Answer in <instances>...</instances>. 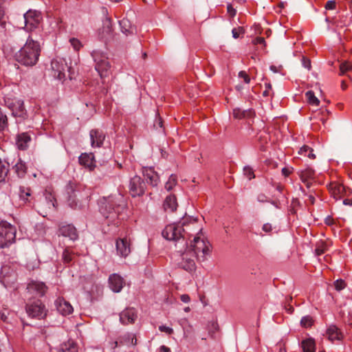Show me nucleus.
<instances>
[{
  "mask_svg": "<svg viewBox=\"0 0 352 352\" xmlns=\"http://www.w3.org/2000/svg\"><path fill=\"white\" fill-rule=\"evenodd\" d=\"M46 199H49V202H48V206H49V208H50L51 206L52 207H55V204H54V197L52 196V194H49L46 196Z\"/></svg>",
  "mask_w": 352,
  "mask_h": 352,
  "instance_id": "51",
  "label": "nucleus"
},
{
  "mask_svg": "<svg viewBox=\"0 0 352 352\" xmlns=\"http://www.w3.org/2000/svg\"><path fill=\"white\" fill-rule=\"evenodd\" d=\"M7 266H3L2 267V274H3V277L1 280L2 283L5 287L10 286L12 283H14L16 280V276L14 272H12L9 275H6Z\"/></svg>",
  "mask_w": 352,
  "mask_h": 352,
  "instance_id": "29",
  "label": "nucleus"
},
{
  "mask_svg": "<svg viewBox=\"0 0 352 352\" xmlns=\"http://www.w3.org/2000/svg\"><path fill=\"white\" fill-rule=\"evenodd\" d=\"M120 342H123L129 346H135L137 344L135 335L131 333H126L122 336Z\"/></svg>",
  "mask_w": 352,
  "mask_h": 352,
  "instance_id": "32",
  "label": "nucleus"
},
{
  "mask_svg": "<svg viewBox=\"0 0 352 352\" xmlns=\"http://www.w3.org/2000/svg\"><path fill=\"white\" fill-rule=\"evenodd\" d=\"M79 162L81 165L88 168L89 170H93L96 168V160L93 153H82L79 157Z\"/></svg>",
  "mask_w": 352,
  "mask_h": 352,
  "instance_id": "21",
  "label": "nucleus"
},
{
  "mask_svg": "<svg viewBox=\"0 0 352 352\" xmlns=\"http://www.w3.org/2000/svg\"><path fill=\"white\" fill-rule=\"evenodd\" d=\"M91 56L95 63V69L101 78L107 77L110 74L111 65L106 54L100 50H94Z\"/></svg>",
  "mask_w": 352,
  "mask_h": 352,
  "instance_id": "6",
  "label": "nucleus"
},
{
  "mask_svg": "<svg viewBox=\"0 0 352 352\" xmlns=\"http://www.w3.org/2000/svg\"><path fill=\"white\" fill-rule=\"evenodd\" d=\"M8 126L7 116L0 108V131L6 130Z\"/></svg>",
  "mask_w": 352,
  "mask_h": 352,
  "instance_id": "38",
  "label": "nucleus"
},
{
  "mask_svg": "<svg viewBox=\"0 0 352 352\" xmlns=\"http://www.w3.org/2000/svg\"><path fill=\"white\" fill-rule=\"evenodd\" d=\"M13 169L15 173L17 175V176L21 178L25 176L27 170V167L25 166V164L19 159L14 166Z\"/></svg>",
  "mask_w": 352,
  "mask_h": 352,
  "instance_id": "30",
  "label": "nucleus"
},
{
  "mask_svg": "<svg viewBox=\"0 0 352 352\" xmlns=\"http://www.w3.org/2000/svg\"><path fill=\"white\" fill-rule=\"evenodd\" d=\"M328 338L331 341H340L343 338V334L340 330L335 325H331L327 330Z\"/></svg>",
  "mask_w": 352,
  "mask_h": 352,
  "instance_id": "24",
  "label": "nucleus"
},
{
  "mask_svg": "<svg viewBox=\"0 0 352 352\" xmlns=\"http://www.w3.org/2000/svg\"><path fill=\"white\" fill-rule=\"evenodd\" d=\"M104 25L107 27V31L111 32V20L109 18H107L105 21H104Z\"/></svg>",
  "mask_w": 352,
  "mask_h": 352,
  "instance_id": "61",
  "label": "nucleus"
},
{
  "mask_svg": "<svg viewBox=\"0 0 352 352\" xmlns=\"http://www.w3.org/2000/svg\"><path fill=\"white\" fill-rule=\"evenodd\" d=\"M305 96L309 104L316 107L319 105L320 100L315 96L312 91H307Z\"/></svg>",
  "mask_w": 352,
  "mask_h": 352,
  "instance_id": "35",
  "label": "nucleus"
},
{
  "mask_svg": "<svg viewBox=\"0 0 352 352\" xmlns=\"http://www.w3.org/2000/svg\"><path fill=\"white\" fill-rule=\"evenodd\" d=\"M257 200L261 203L269 201L268 198L263 194L258 195L257 197Z\"/></svg>",
  "mask_w": 352,
  "mask_h": 352,
  "instance_id": "54",
  "label": "nucleus"
},
{
  "mask_svg": "<svg viewBox=\"0 0 352 352\" xmlns=\"http://www.w3.org/2000/svg\"><path fill=\"white\" fill-rule=\"evenodd\" d=\"M108 283L110 289L116 293L121 292L125 285L124 278L118 274H113L110 275Z\"/></svg>",
  "mask_w": 352,
  "mask_h": 352,
  "instance_id": "17",
  "label": "nucleus"
},
{
  "mask_svg": "<svg viewBox=\"0 0 352 352\" xmlns=\"http://www.w3.org/2000/svg\"><path fill=\"white\" fill-rule=\"evenodd\" d=\"M329 190L334 199L338 200L344 196L345 188L342 184L333 182L330 184Z\"/></svg>",
  "mask_w": 352,
  "mask_h": 352,
  "instance_id": "23",
  "label": "nucleus"
},
{
  "mask_svg": "<svg viewBox=\"0 0 352 352\" xmlns=\"http://www.w3.org/2000/svg\"><path fill=\"white\" fill-rule=\"evenodd\" d=\"M40 53V43L30 36L25 45L16 53L15 58L23 65L32 66L38 62Z\"/></svg>",
  "mask_w": 352,
  "mask_h": 352,
  "instance_id": "4",
  "label": "nucleus"
},
{
  "mask_svg": "<svg viewBox=\"0 0 352 352\" xmlns=\"http://www.w3.org/2000/svg\"><path fill=\"white\" fill-rule=\"evenodd\" d=\"M31 141V137L28 133H22L16 137V144L19 149L25 150Z\"/></svg>",
  "mask_w": 352,
  "mask_h": 352,
  "instance_id": "25",
  "label": "nucleus"
},
{
  "mask_svg": "<svg viewBox=\"0 0 352 352\" xmlns=\"http://www.w3.org/2000/svg\"><path fill=\"white\" fill-rule=\"evenodd\" d=\"M177 201L175 195H170L166 197L163 206L166 211L174 212L177 208Z\"/></svg>",
  "mask_w": 352,
  "mask_h": 352,
  "instance_id": "26",
  "label": "nucleus"
},
{
  "mask_svg": "<svg viewBox=\"0 0 352 352\" xmlns=\"http://www.w3.org/2000/svg\"><path fill=\"white\" fill-rule=\"evenodd\" d=\"M51 65L54 78L59 80H64L66 78V72H69V67L66 60L61 58H56L52 60Z\"/></svg>",
  "mask_w": 352,
  "mask_h": 352,
  "instance_id": "9",
  "label": "nucleus"
},
{
  "mask_svg": "<svg viewBox=\"0 0 352 352\" xmlns=\"http://www.w3.org/2000/svg\"><path fill=\"white\" fill-rule=\"evenodd\" d=\"M16 232L14 226L0 219V248H3L14 242Z\"/></svg>",
  "mask_w": 352,
  "mask_h": 352,
  "instance_id": "7",
  "label": "nucleus"
},
{
  "mask_svg": "<svg viewBox=\"0 0 352 352\" xmlns=\"http://www.w3.org/2000/svg\"><path fill=\"white\" fill-rule=\"evenodd\" d=\"M232 36L234 38H237L239 37L241 34H244V30L242 27H239L237 28H234L232 31Z\"/></svg>",
  "mask_w": 352,
  "mask_h": 352,
  "instance_id": "46",
  "label": "nucleus"
},
{
  "mask_svg": "<svg viewBox=\"0 0 352 352\" xmlns=\"http://www.w3.org/2000/svg\"><path fill=\"white\" fill-rule=\"evenodd\" d=\"M245 111L241 110L240 109H233V116L235 118L241 119L245 116Z\"/></svg>",
  "mask_w": 352,
  "mask_h": 352,
  "instance_id": "48",
  "label": "nucleus"
},
{
  "mask_svg": "<svg viewBox=\"0 0 352 352\" xmlns=\"http://www.w3.org/2000/svg\"><path fill=\"white\" fill-rule=\"evenodd\" d=\"M334 286L336 290L340 291L346 287V284L344 280L340 279L334 282Z\"/></svg>",
  "mask_w": 352,
  "mask_h": 352,
  "instance_id": "47",
  "label": "nucleus"
},
{
  "mask_svg": "<svg viewBox=\"0 0 352 352\" xmlns=\"http://www.w3.org/2000/svg\"><path fill=\"white\" fill-rule=\"evenodd\" d=\"M138 317L137 311L133 308H127L120 314V320L123 324L133 323Z\"/></svg>",
  "mask_w": 352,
  "mask_h": 352,
  "instance_id": "20",
  "label": "nucleus"
},
{
  "mask_svg": "<svg viewBox=\"0 0 352 352\" xmlns=\"http://www.w3.org/2000/svg\"><path fill=\"white\" fill-rule=\"evenodd\" d=\"M253 43H254V45H258V44H263V45H265V41L264 38H263V37H256L254 40Z\"/></svg>",
  "mask_w": 352,
  "mask_h": 352,
  "instance_id": "59",
  "label": "nucleus"
},
{
  "mask_svg": "<svg viewBox=\"0 0 352 352\" xmlns=\"http://www.w3.org/2000/svg\"><path fill=\"white\" fill-rule=\"evenodd\" d=\"M352 68V64L349 62L342 63L340 66V74H344L347 71Z\"/></svg>",
  "mask_w": 352,
  "mask_h": 352,
  "instance_id": "42",
  "label": "nucleus"
},
{
  "mask_svg": "<svg viewBox=\"0 0 352 352\" xmlns=\"http://www.w3.org/2000/svg\"><path fill=\"white\" fill-rule=\"evenodd\" d=\"M239 77L241 78H243L244 82L247 84L250 83V78L247 74V73L244 71H241L239 73Z\"/></svg>",
  "mask_w": 352,
  "mask_h": 352,
  "instance_id": "50",
  "label": "nucleus"
},
{
  "mask_svg": "<svg viewBox=\"0 0 352 352\" xmlns=\"http://www.w3.org/2000/svg\"><path fill=\"white\" fill-rule=\"evenodd\" d=\"M5 105L12 111L14 117L24 119L27 111L22 100L7 95L4 98Z\"/></svg>",
  "mask_w": 352,
  "mask_h": 352,
  "instance_id": "8",
  "label": "nucleus"
},
{
  "mask_svg": "<svg viewBox=\"0 0 352 352\" xmlns=\"http://www.w3.org/2000/svg\"><path fill=\"white\" fill-rule=\"evenodd\" d=\"M302 65L305 68L309 69L311 68V62L309 59L303 58L302 60Z\"/></svg>",
  "mask_w": 352,
  "mask_h": 352,
  "instance_id": "58",
  "label": "nucleus"
},
{
  "mask_svg": "<svg viewBox=\"0 0 352 352\" xmlns=\"http://www.w3.org/2000/svg\"><path fill=\"white\" fill-rule=\"evenodd\" d=\"M146 189V184L142 179L138 175L131 178L129 183V192L133 197L142 195Z\"/></svg>",
  "mask_w": 352,
  "mask_h": 352,
  "instance_id": "14",
  "label": "nucleus"
},
{
  "mask_svg": "<svg viewBox=\"0 0 352 352\" xmlns=\"http://www.w3.org/2000/svg\"><path fill=\"white\" fill-rule=\"evenodd\" d=\"M228 12L230 14L231 16H234L236 14V10L232 8L230 4H228L227 6Z\"/></svg>",
  "mask_w": 352,
  "mask_h": 352,
  "instance_id": "60",
  "label": "nucleus"
},
{
  "mask_svg": "<svg viewBox=\"0 0 352 352\" xmlns=\"http://www.w3.org/2000/svg\"><path fill=\"white\" fill-rule=\"evenodd\" d=\"M125 210V203L122 197L110 196L103 198L100 201V211L102 216L109 220V222L118 224L117 219L120 218Z\"/></svg>",
  "mask_w": 352,
  "mask_h": 352,
  "instance_id": "3",
  "label": "nucleus"
},
{
  "mask_svg": "<svg viewBox=\"0 0 352 352\" xmlns=\"http://www.w3.org/2000/svg\"><path fill=\"white\" fill-rule=\"evenodd\" d=\"M298 153L301 155L307 156L310 159H314L316 157L315 155L313 153V150L308 146H302Z\"/></svg>",
  "mask_w": 352,
  "mask_h": 352,
  "instance_id": "36",
  "label": "nucleus"
},
{
  "mask_svg": "<svg viewBox=\"0 0 352 352\" xmlns=\"http://www.w3.org/2000/svg\"><path fill=\"white\" fill-rule=\"evenodd\" d=\"M121 31L125 35L133 34L135 32V28L132 26L130 21L127 19H122L119 21Z\"/></svg>",
  "mask_w": 352,
  "mask_h": 352,
  "instance_id": "28",
  "label": "nucleus"
},
{
  "mask_svg": "<svg viewBox=\"0 0 352 352\" xmlns=\"http://www.w3.org/2000/svg\"><path fill=\"white\" fill-rule=\"evenodd\" d=\"M63 258L65 263H69L72 260V252L68 249L65 248L63 253Z\"/></svg>",
  "mask_w": 352,
  "mask_h": 352,
  "instance_id": "44",
  "label": "nucleus"
},
{
  "mask_svg": "<svg viewBox=\"0 0 352 352\" xmlns=\"http://www.w3.org/2000/svg\"><path fill=\"white\" fill-rule=\"evenodd\" d=\"M243 173L248 179H251L255 177L252 168L250 166H245L243 169Z\"/></svg>",
  "mask_w": 352,
  "mask_h": 352,
  "instance_id": "45",
  "label": "nucleus"
},
{
  "mask_svg": "<svg viewBox=\"0 0 352 352\" xmlns=\"http://www.w3.org/2000/svg\"><path fill=\"white\" fill-rule=\"evenodd\" d=\"M177 250L173 253V260L176 265L189 272H192L196 269L195 254L190 251L186 245H180L176 248Z\"/></svg>",
  "mask_w": 352,
  "mask_h": 352,
  "instance_id": "5",
  "label": "nucleus"
},
{
  "mask_svg": "<svg viewBox=\"0 0 352 352\" xmlns=\"http://www.w3.org/2000/svg\"><path fill=\"white\" fill-rule=\"evenodd\" d=\"M91 145L92 147H100L104 140V133L98 129H92L89 132Z\"/></svg>",
  "mask_w": 352,
  "mask_h": 352,
  "instance_id": "22",
  "label": "nucleus"
},
{
  "mask_svg": "<svg viewBox=\"0 0 352 352\" xmlns=\"http://www.w3.org/2000/svg\"><path fill=\"white\" fill-rule=\"evenodd\" d=\"M58 352H78L77 344L69 340L60 345Z\"/></svg>",
  "mask_w": 352,
  "mask_h": 352,
  "instance_id": "27",
  "label": "nucleus"
},
{
  "mask_svg": "<svg viewBox=\"0 0 352 352\" xmlns=\"http://www.w3.org/2000/svg\"><path fill=\"white\" fill-rule=\"evenodd\" d=\"M142 173L148 184L155 187L160 182V177L152 167H144Z\"/></svg>",
  "mask_w": 352,
  "mask_h": 352,
  "instance_id": "18",
  "label": "nucleus"
},
{
  "mask_svg": "<svg viewBox=\"0 0 352 352\" xmlns=\"http://www.w3.org/2000/svg\"><path fill=\"white\" fill-rule=\"evenodd\" d=\"M314 170L310 168H307L301 170L300 174V178L304 183L308 182L309 179H313L314 177Z\"/></svg>",
  "mask_w": 352,
  "mask_h": 352,
  "instance_id": "33",
  "label": "nucleus"
},
{
  "mask_svg": "<svg viewBox=\"0 0 352 352\" xmlns=\"http://www.w3.org/2000/svg\"><path fill=\"white\" fill-rule=\"evenodd\" d=\"M180 300L184 303H188L190 301V297L188 294H182Z\"/></svg>",
  "mask_w": 352,
  "mask_h": 352,
  "instance_id": "57",
  "label": "nucleus"
},
{
  "mask_svg": "<svg viewBox=\"0 0 352 352\" xmlns=\"http://www.w3.org/2000/svg\"><path fill=\"white\" fill-rule=\"evenodd\" d=\"M28 293L32 297H42L47 291L45 283L38 280H32L27 286Z\"/></svg>",
  "mask_w": 352,
  "mask_h": 352,
  "instance_id": "13",
  "label": "nucleus"
},
{
  "mask_svg": "<svg viewBox=\"0 0 352 352\" xmlns=\"http://www.w3.org/2000/svg\"><path fill=\"white\" fill-rule=\"evenodd\" d=\"M156 352H171V350L169 347L162 345L157 349Z\"/></svg>",
  "mask_w": 352,
  "mask_h": 352,
  "instance_id": "56",
  "label": "nucleus"
},
{
  "mask_svg": "<svg viewBox=\"0 0 352 352\" xmlns=\"http://www.w3.org/2000/svg\"><path fill=\"white\" fill-rule=\"evenodd\" d=\"M336 7V2L334 1H329L325 5V8L327 10H333Z\"/></svg>",
  "mask_w": 352,
  "mask_h": 352,
  "instance_id": "52",
  "label": "nucleus"
},
{
  "mask_svg": "<svg viewBox=\"0 0 352 352\" xmlns=\"http://www.w3.org/2000/svg\"><path fill=\"white\" fill-rule=\"evenodd\" d=\"M116 254L122 258L127 257L131 252V239L129 236L119 237L116 241Z\"/></svg>",
  "mask_w": 352,
  "mask_h": 352,
  "instance_id": "10",
  "label": "nucleus"
},
{
  "mask_svg": "<svg viewBox=\"0 0 352 352\" xmlns=\"http://www.w3.org/2000/svg\"><path fill=\"white\" fill-rule=\"evenodd\" d=\"M314 320L310 316H305L301 318L300 324L305 328H308L312 326Z\"/></svg>",
  "mask_w": 352,
  "mask_h": 352,
  "instance_id": "39",
  "label": "nucleus"
},
{
  "mask_svg": "<svg viewBox=\"0 0 352 352\" xmlns=\"http://www.w3.org/2000/svg\"><path fill=\"white\" fill-rule=\"evenodd\" d=\"M23 17L25 27L30 30L36 28L42 21L41 12L36 10H28L24 14Z\"/></svg>",
  "mask_w": 352,
  "mask_h": 352,
  "instance_id": "12",
  "label": "nucleus"
},
{
  "mask_svg": "<svg viewBox=\"0 0 352 352\" xmlns=\"http://www.w3.org/2000/svg\"><path fill=\"white\" fill-rule=\"evenodd\" d=\"M9 171V164L0 158V182H4Z\"/></svg>",
  "mask_w": 352,
  "mask_h": 352,
  "instance_id": "31",
  "label": "nucleus"
},
{
  "mask_svg": "<svg viewBox=\"0 0 352 352\" xmlns=\"http://www.w3.org/2000/svg\"><path fill=\"white\" fill-rule=\"evenodd\" d=\"M12 314L9 310L7 309H4L3 311L0 312V318L4 322H10L9 316Z\"/></svg>",
  "mask_w": 352,
  "mask_h": 352,
  "instance_id": "43",
  "label": "nucleus"
},
{
  "mask_svg": "<svg viewBox=\"0 0 352 352\" xmlns=\"http://www.w3.org/2000/svg\"><path fill=\"white\" fill-rule=\"evenodd\" d=\"M78 187L74 184L70 183L66 186V192L68 195L67 202L72 208H77L78 207Z\"/></svg>",
  "mask_w": 352,
  "mask_h": 352,
  "instance_id": "15",
  "label": "nucleus"
},
{
  "mask_svg": "<svg viewBox=\"0 0 352 352\" xmlns=\"http://www.w3.org/2000/svg\"><path fill=\"white\" fill-rule=\"evenodd\" d=\"M343 204L352 206V198L351 199H345L343 200Z\"/></svg>",
  "mask_w": 352,
  "mask_h": 352,
  "instance_id": "62",
  "label": "nucleus"
},
{
  "mask_svg": "<svg viewBox=\"0 0 352 352\" xmlns=\"http://www.w3.org/2000/svg\"><path fill=\"white\" fill-rule=\"evenodd\" d=\"M57 311L63 316L72 314L74 309L72 305L63 298H58L55 301Z\"/></svg>",
  "mask_w": 352,
  "mask_h": 352,
  "instance_id": "19",
  "label": "nucleus"
},
{
  "mask_svg": "<svg viewBox=\"0 0 352 352\" xmlns=\"http://www.w3.org/2000/svg\"><path fill=\"white\" fill-rule=\"evenodd\" d=\"M327 250V245L323 242H320L317 244L315 252L318 256H320V255H322V254H324Z\"/></svg>",
  "mask_w": 352,
  "mask_h": 352,
  "instance_id": "40",
  "label": "nucleus"
},
{
  "mask_svg": "<svg viewBox=\"0 0 352 352\" xmlns=\"http://www.w3.org/2000/svg\"><path fill=\"white\" fill-rule=\"evenodd\" d=\"M282 172L285 176H287L289 174L288 170L285 168H283L282 169Z\"/></svg>",
  "mask_w": 352,
  "mask_h": 352,
  "instance_id": "63",
  "label": "nucleus"
},
{
  "mask_svg": "<svg viewBox=\"0 0 352 352\" xmlns=\"http://www.w3.org/2000/svg\"><path fill=\"white\" fill-rule=\"evenodd\" d=\"M26 312L29 316L37 319L43 318L47 315V309L39 300L28 304L26 305Z\"/></svg>",
  "mask_w": 352,
  "mask_h": 352,
  "instance_id": "11",
  "label": "nucleus"
},
{
  "mask_svg": "<svg viewBox=\"0 0 352 352\" xmlns=\"http://www.w3.org/2000/svg\"><path fill=\"white\" fill-rule=\"evenodd\" d=\"M263 230L266 232V233H269L272 230V226L270 223H265L263 226V228H262Z\"/></svg>",
  "mask_w": 352,
  "mask_h": 352,
  "instance_id": "53",
  "label": "nucleus"
},
{
  "mask_svg": "<svg viewBox=\"0 0 352 352\" xmlns=\"http://www.w3.org/2000/svg\"><path fill=\"white\" fill-rule=\"evenodd\" d=\"M197 224L196 219L191 220L188 224L185 220L182 223L169 224L163 230L162 234L167 240L175 241V248H179L186 245V235L188 236Z\"/></svg>",
  "mask_w": 352,
  "mask_h": 352,
  "instance_id": "2",
  "label": "nucleus"
},
{
  "mask_svg": "<svg viewBox=\"0 0 352 352\" xmlns=\"http://www.w3.org/2000/svg\"><path fill=\"white\" fill-rule=\"evenodd\" d=\"M189 236H193V239L188 243L186 241V245L195 256L197 259L200 262L206 261L210 256L212 252V246L207 239L202 233V229L197 224V227L192 229V231L189 233Z\"/></svg>",
  "mask_w": 352,
  "mask_h": 352,
  "instance_id": "1",
  "label": "nucleus"
},
{
  "mask_svg": "<svg viewBox=\"0 0 352 352\" xmlns=\"http://www.w3.org/2000/svg\"><path fill=\"white\" fill-rule=\"evenodd\" d=\"M69 43L76 51H78L82 47L81 42L76 38H71L69 39Z\"/></svg>",
  "mask_w": 352,
  "mask_h": 352,
  "instance_id": "41",
  "label": "nucleus"
},
{
  "mask_svg": "<svg viewBox=\"0 0 352 352\" xmlns=\"http://www.w3.org/2000/svg\"><path fill=\"white\" fill-rule=\"evenodd\" d=\"M302 352H315V342L309 338L302 342Z\"/></svg>",
  "mask_w": 352,
  "mask_h": 352,
  "instance_id": "34",
  "label": "nucleus"
},
{
  "mask_svg": "<svg viewBox=\"0 0 352 352\" xmlns=\"http://www.w3.org/2000/svg\"><path fill=\"white\" fill-rule=\"evenodd\" d=\"M177 177L175 175H171L168 181L165 184V188L166 190H171L177 184Z\"/></svg>",
  "mask_w": 352,
  "mask_h": 352,
  "instance_id": "37",
  "label": "nucleus"
},
{
  "mask_svg": "<svg viewBox=\"0 0 352 352\" xmlns=\"http://www.w3.org/2000/svg\"><path fill=\"white\" fill-rule=\"evenodd\" d=\"M60 236L68 238L72 241H74L78 238L76 228L71 224L63 225L59 228L58 236Z\"/></svg>",
  "mask_w": 352,
  "mask_h": 352,
  "instance_id": "16",
  "label": "nucleus"
},
{
  "mask_svg": "<svg viewBox=\"0 0 352 352\" xmlns=\"http://www.w3.org/2000/svg\"><path fill=\"white\" fill-rule=\"evenodd\" d=\"M159 330L161 332H164L168 335H170L173 333V329L169 327H166L165 325H161L159 327Z\"/></svg>",
  "mask_w": 352,
  "mask_h": 352,
  "instance_id": "49",
  "label": "nucleus"
},
{
  "mask_svg": "<svg viewBox=\"0 0 352 352\" xmlns=\"http://www.w3.org/2000/svg\"><path fill=\"white\" fill-rule=\"evenodd\" d=\"M184 311L186 313L190 312V308L189 307H184Z\"/></svg>",
  "mask_w": 352,
  "mask_h": 352,
  "instance_id": "64",
  "label": "nucleus"
},
{
  "mask_svg": "<svg viewBox=\"0 0 352 352\" xmlns=\"http://www.w3.org/2000/svg\"><path fill=\"white\" fill-rule=\"evenodd\" d=\"M29 196H30V192L29 191H28V192H24L23 190L21 191L20 197L23 201H27L28 197Z\"/></svg>",
  "mask_w": 352,
  "mask_h": 352,
  "instance_id": "55",
  "label": "nucleus"
}]
</instances>
